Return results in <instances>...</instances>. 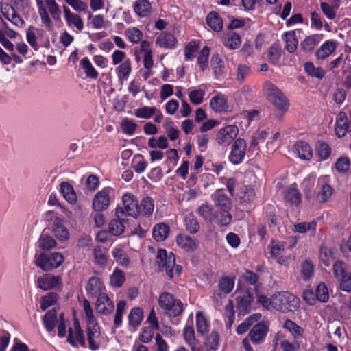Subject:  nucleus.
<instances>
[{"instance_id":"f257e3e1","label":"nucleus","mask_w":351,"mask_h":351,"mask_svg":"<svg viewBox=\"0 0 351 351\" xmlns=\"http://www.w3.org/2000/svg\"><path fill=\"white\" fill-rule=\"evenodd\" d=\"M263 93L267 100L279 111L284 113L288 110L289 103L286 96L271 82H266L264 84Z\"/></svg>"},{"instance_id":"f03ea898","label":"nucleus","mask_w":351,"mask_h":351,"mask_svg":"<svg viewBox=\"0 0 351 351\" xmlns=\"http://www.w3.org/2000/svg\"><path fill=\"white\" fill-rule=\"evenodd\" d=\"M274 309L282 313L293 312L300 305V299L289 292H278L273 294Z\"/></svg>"},{"instance_id":"7ed1b4c3","label":"nucleus","mask_w":351,"mask_h":351,"mask_svg":"<svg viewBox=\"0 0 351 351\" xmlns=\"http://www.w3.org/2000/svg\"><path fill=\"white\" fill-rule=\"evenodd\" d=\"M64 260V256L60 252H40L35 254L34 263L43 271H48L59 267Z\"/></svg>"},{"instance_id":"20e7f679","label":"nucleus","mask_w":351,"mask_h":351,"mask_svg":"<svg viewBox=\"0 0 351 351\" xmlns=\"http://www.w3.org/2000/svg\"><path fill=\"white\" fill-rule=\"evenodd\" d=\"M157 263L162 269H165L167 276L173 278V269L179 275L182 271V267L176 265L175 255L172 252L167 254L165 250L160 249L156 256Z\"/></svg>"},{"instance_id":"39448f33","label":"nucleus","mask_w":351,"mask_h":351,"mask_svg":"<svg viewBox=\"0 0 351 351\" xmlns=\"http://www.w3.org/2000/svg\"><path fill=\"white\" fill-rule=\"evenodd\" d=\"M159 306L168 311L171 316L176 317L183 311V305L180 300L173 298V295L169 293H162L158 299Z\"/></svg>"},{"instance_id":"423d86ee","label":"nucleus","mask_w":351,"mask_h":351,"mask_svg":"<svg viewBox=\"0 0 351 351\" xmlns=\"http://www.w3.org/2000/svg\"><path fill=\"white\" fill-rule=\"evenodd\" d=\"M239 129L237 126L229 125L220 129L216 136V141L220 145H229L237 137Z\"/></svg>"},{"instance_id":"0eeeda50","label":"nucleus","mask_w":351,"mask_h":351,"mask_svg":"<svg viewBox=\"0 0 351 351\" xmlns=\"http://www.w3.org/2000/svg\"><path fill=\"white\" fill-rule=\"evenodd\" d=\"M123 206H118L117 208H121L125 214V218L128 216L136 218L139 215L138 202L131 193H125L122 197Z\"/></svg>"},{"instance_id":"6e6552de","label":"nucleus","mask_w":351,"mask_h":351,"mask_svg":"<svg viewBox=\"0 0 351 351\" xmlns=\"http://www.w3.org/2000/svg\"><path fill=\"white\" fill-rule=\"evenodd\" d=\"M116 219L111 220L108 226V232L113 236H119L125 230L124 223L126 222L124 212L121 208H116Z\"/></svg>"},{"instance_id":"1a4fd4ad","label":"nucleus","mask_w":351,"mask_h":351,"mask_svg":"<svg viewBox=\"0 0 351 351\" xmlns=\"http://www.w3.org/2000/svg\"><path fill=\"white\" fill-rule=\"evenodd\" d=\"M247 143L243 138L237 139L232 144L229 156L230 160L234 165L239 164L244 158Z\"/></svg>"},{"instance_id":"9d476101","label":"nucleus","mask_w":351,"mask_h":351,"mask_svg":"<svg viewBox=\"0 0 351 351\" xmlns=\"http://www.w3.org/2000/svg\"><path fill=\"white\" fill-rule=\"evenodd\" d=\"M0 11L2 15L18 27H23L24 20L17 14L15 9L9 3H1Z\"/></svg>"},{"instance_id":"9b49d317","label":"nucleus","mask_w":351,"mask_h":351,"mask_svg":"<svg viewBox=\"0 0 351 351\" xmlns=\"http://www.w3.org/2000/svg\"><path fill=\"white\" fill-rule=\"evenodd\" d=\"M110 205V189L104 188L97 192L93 201V208L95 211L106 210Z\"/></svg>"},{"instance_id":"f8f14e48","label":"nucleus","mask_w":351,"mask_h":351,"mask_svg":"<svg viewBox=\"0 0 351 351\" xmlns=\"http://www.w3.org/2000/svg\"><path fill=\"white\" fill-rule=\"evenodd\" d=\"M335 132L339 138L343 137L347 132H351V120L348 121L345 112L341 111L337 115Z\"/></svg>"},{"instance_id":"ddd939ff","label":"nucleus","mask_w":351,"mask_h":351,"mask_svg":"<svg viewBox=\"0 0 351 351\" xmlns=\"http://www.w3.org/2000/svg\"><path fill=\"white\" fill-rule=\"evenodd\" d=\"M269 327L263 323H258L253 326L248 334L250 340L255 344L262 343L268 333Z\"/></svg>"},{"instance_id":"4468645a","label":"nucleus","mask_w":351,"mask_h":351,"mask_svg":"<svg viewBox=\"0 0 351 351\" xmlns=\"http://www.w3.org/2000/svg\"><path fill=\"white\" fill-rule=\"evenodd\" d=\"M86 334L89 348L92 350H99L100 348L99 339L101 337L100 326L99 325L87 326Z\"/></svg>"},{"instance_id":"2eb2a0df","label":"nucleus","mask_w":351,"mask_h":351,"mask_svg":"<svg viewBox=\"0 0 351 351\" xmlns=\"http://www.w3.org/2000/svg\"><path fill=\"white\" fill-rule=\"evenodd\" d=\"M96 310L102 315L110 314L114 308L113 302L106 294H99L96 302Z\"/></svg>"},{"instance_id":"dca6fc26","label":"nucleus","mask_w":351,"mask_h":351,"mask_svg":"<svg viewBox=\"0 0 351 351\" xmlns=\"http://www.w3.org/2000/svg\"><path fill=\"white\" fill-rule=\"evenodd\" d=\"M60 276L51 275H43L37 280V285L40 289L47 291L55 289L60 284Z\"/></svg>"},{"instance_id":"f3484780","label":"nucleus","mask_w":351,"mask_h":351,"mask_svg":"<svg viewBox=\"0 0 351 351\" xmlns=\"http://www.w3.org/2000/svg\"><path fill=\"white\" fill-rule=\"evenodd\" d=\"M268 133L265 131L254 133L252 136V141L248 148V152L251 155H257L260 150V145L265 144Z\"/></svg>"},{"instance_id":"a211bd4d","label":"nucleus","mask_w":351,"mask_h":351,"mask_svg":"<svg viewBox=\"0 0 351 351\" xmlns=\"http://www.w3.org/2000/svg\"><path fill=\"white\" fill-rule=\"evenodd\" d=\"M282 328L291 333L295 342L304 337V330L291 319H286L283 323Z\"/></svg>"},{"instance_id":"6ab92c4d","label":"nucleus","mask_w":351,"mask_h":351,"mask_svg":"<svg viewBox=\"0 0 351 351\" xmlns=\"http://www.w3.org/2000/svg\"><path fill=\"white\" fill-rule=\"evenodd\" d=\"M236 300L237 302L239 315H245L250 311L251 303L252 302V295L250 291H247L242 295L237 296Z\"/></svg>"},{"instance_id":"aec40b11","label":"nucleus","mask_w":351,"mask_h":351,"mask_svg":"<svg viewBox=\"0 0 351 351\" xmlns=\"http://www.w3.org/2000/svg\"><path fill=\"white\" fill-rule=\"evenodd\" d=\"M75 335H73V333L72 328H69V335L67 337V341L74 347H76L77 346V341H78L82 346L85 347L84 336L83 335V331L81 329L78 322H76L75 323Z\"/></svg>"},{"instance_id":"412c9836","label":"nucleus","mask_w":351,"mask_h":351,"mask_svg":"<svg viewBox=\"0 0 351 351\" xmlns=\"http://www.w3.org/2000/svg\"><path fill=\"white\" fill-rule=\"evenodd\" d=\"M177 43V40L170 32H164L160 34L156 40V44L160 47H164L167 49L173 48Z\"/></svg>"},{"instance_id":"4be33fe9","label":"nucleus","mask_w":351,"mask_h":351,"mask_svg":"<svg viewBox=\"0 0 351 351\" xmlns=\"http://www.w3.org/2000/svg\"><path fill=\"white\" fill-rule=\"evenodd\" d=\"M177 244L187 252H193L197 247V241L186 234H179L176 238Z\"/></svg>"},{"instance_id":"5701e85b","label":"nucleus","mask_w":351,"mask_h":351,"mask_svg":"<svg viewBox=\"0 0 351 351\" xmlns=\"http://www.w3.org/2000/svg\"><path fill=\"white\" fill-rule=\"evenodd\" d=\"M337 48V42L335 40H327L316 51L317 58L324 60L332 54Z\"/></svg>"},{"instance_id":"b1692460","label":"nucleus","mask_w":351,"mask_h":351,"mask_svg":"<svg viewBox=\"0 0 351 351\" xmlns=\"http://www.w3.org/2000/svg\"><path fill=\"white\" fill-rule=\"evenodd\" d=\"M44 326L48 332L53 331L58 324V313L55 308L48 311L43 318Z\"/></svg>"},{"instance_id":"393cba45","label":"nucleus","mask_w":351,"mask_h":351,"mask_svg":"<svg viewBox=\"0 0 351 351\" xmlns=\"http://www.w3.org/2000/svg\"><path fill=\"white\" fill-rule=\"evenodd\" d=\"M223 44L229 49H237L241 45V37L236 32L228 33L223 38Z\"/></svg>"},{"instance_id":"a878e982","label":"nucleus","mask_w":351,"mask_h":351,"mask_svg":"<svg viewBox=\"0 0 351 351\" xmlns=\"http://www.w3.org/2000/svg\"><path fill=\"white\" fill-rule=\"evenodd\" d=\"M295 152L301 159L310 160L313 156L311 146L304 141H298L294 145Z\"/></svg>"},{"instance_id":"bb28decb","label":"nucleus","mask_w":351,"mask_h":351,"mask_svg":"<svg viewBox=\"0 0 351 351\" xmlns=\"http://www.w3.org/2000/svg\"><path fill=\"white\" fill-rule=\"evenodd\" d=\"M285 199L292 205H298L301 201V195L296 189L295 184H292L284 191Z\"/></svg>"},{"instance_id":"cd10ccee","label":"nucleus","mask_w":351,"mask_h":351,"mask_svg":"<svg viewBox=\"0 0 351 351\" xmlns=\"http://www.w3.org/2000/svg\"><path fill=\"white\" fill-rule=\"evenodd\" d=\"M319 35L308 36L300 43V49L304 53L311 52L313 51L315 47L319 44Z\"/></svg>"},{"instance_id":"c85d7f7f","label":"nucleus","mask_w":351,"mask_h":351,"mask_svg":"<svg viewBox=\"0 0 351 351\" xmlns=\"http://www.w3.org/2000/svg\"><path fill=\"white\" fill-rule=\"evenodd\" d=\"M38 245L43 251H48L56 247L57 241L53 237L43 231L38 240Z\"/></svg>"},{"instance_id":"c756f323","label":"nucleus","mask_w":351,"mask_h":351,"mask_svg":"<svg viewBox=\"0 0 351 351\" xmlns=\"http://www.w3.org/2000/svg\"><path fill=\"white\" fill-rule=\"evenodd\" d=\"M53 236L60 241H66L69 238L68 229L63 224V220L49 228Z\"/></svg>"},{"instance_id":"7c9ffc66","label":"nucleus","mask_w":351,"mask_h":351,"mask_svg":"<svg viewBox=\"0 0 351 351\" xmlns=\"http://www.w3.org/2000/svg\"><path fill=\"white\" fill-rule=\"evenodd\" d=\"M86 289L87 293L92 296L98 297L99 294H104L101 293L103 285L97 277H91L88 280Z\"/></svg>"},{"instance_id":"2f4dec72","label":"nucleus","mask_w":351,"mask_h":351,"mask_svg":"<svg viewBox=\"0 0 351 351\" xmlns=\"http://www.w3.org/2000/svg\"><path fill=\"white\" fill-rule=\"evenodd\" d=\"M169 227L165 223L156 224L153 230V238L158 242L165 241L169 235Z\"/></svg>"},{"instance_id":"473e14b6","label":"nucleus","mask_w":351,"mask_h":351,"mask_svg":"<svg viewBox=\"0 0 351 351\" xmlns=\"http://www.w3.org/2000/svg\"><path fill=\"white\" fill-rule=\"evenodd\" d=\"M215 205L219 210H230L231 208V202L230 199L221 191H217L213 195Z\"/></svg>"},{"instance_id":"72a5a7b5","label":"nucleus","mask_w":351,"mask_h":351,"mask_svg":"<svg viewBox=\"0 0 351 351\" xmlns=\"http://www.w3.org/2000/svg\"><path fill=\"white\" fill-rule=\"evenodd\" d=\"M152 5L147 0H138L135 2L134 10L140 17H146L151 13Z\"/></svg>"},{"instance_id":"f704fd0d","label":"nucleus","mask_w":351,"mask_h":351,"mask_svg":"<svg viewBox=\"0 0 351 351\" xmlns=\"http://www.w3.org/2000/svg\"><path fill=\"white\" fill-rule=\"evenodd\" d=\"M283 40L285 41V49L289 53H293L297 47L298 41L294 31H289L283 35Z\"/></svg>"},{"instance_id":"c9c22d12","label":"nucleus","mask_w":351,"mask_h":351,"mask_svg":"<svg viewBox=\"0 0 351 351\" xmlns=\"http://www.w3.org/2000/svg\"><path fill=\"white\" fill-rule=\"evenodd\" d=\"M60 191L64 199L71 204H75L77 201V196L73 187L66 182L60 184Z\"/></svg>"},{"instance_id":"e433bc0d","label":"nucleus","mask_w":351,"mask_h":351,"mask_svg":"<svg viewBox=\"0 0 351 351\" xmlns=\"http://www.w3.org/2000/svg\"><path fill=\"white\" fill-rule=\"evenodd\" d=\"M207 25L215 32H219L222 29L223 22L219 15L215 12H210L206 17Z\"/></svg>"},{"instance_id":"4c0bfd02","label":"nucleus","mask_w":351,"mask_h":351,"mask_svg":"<svg viewBox=\"0 0 351 351\" xmlns=\"http://www.w3.org/2000/svg\"><path fill=\"white\" fill-rule=\"evenodd\" d=\"M154 208V200L149 197L143 198L141 200L140 205L138 204L139 215L141 214L143 216L149 217L152 214Z\"/></svg>"},{"instance_id":"58836bf2","label":"nucleus","mask_w":351,"mask_h":351,"mask_svg":"<svg viewBox=\"0 0 351 351\" xmlns=\"http://www.w3.org/2000/svg\"><path fill=\"white\" fill-rule=\"evenodd\" d=\"M210 107L215 112L226 111L228 106L226 97L222 95L213 97L210 101Z\"/></svg>"},{"instance_id":"ea45409f","label":"nucleus","mask_w":351,"mask_h":351,"mask_svg":"<svg viewBox=\"0 0 351 351\" xmlns=\"http://www.w3.org/2000/svg\"><path fill=\"white\" fill-rule=\"evenodd\" d=\"M128 317L130 326L135 328L139 326L143 319V311L138 307L133 308Z\"/></svg>"},{"instance_id":"a19ab883","label":"nucleus","mask_w":351,"mask_h":351,"mask_svg":"<svg viewBox=\"0 0 351 351\" xmlns=\"http://www.w3.org/2000/svg\"><path fill=\"white\" fill-rule=\"evenodd\" d=\"M237 196L242 202L250 203L254 199L255 191L247 186H243L240 188Z\"/></svg>"},{"instance_id":"79ce46f5","label":"nucleus","mask_w":351,"mask_h":351,"mask_svg":"<svg viewBox=\"0 0 351 351\" xmlns=\"http://www.w3.org/2000/svg\"><path fill=\"white\" fill-rule=\"evenodd\" d=\"M269 61L275 64L281 56V47L278 43L272 44L267 50Z\"/></svg>"},{"instance_id":"37998d69","label":"nucleus","mask_w":351,"mask_h":351,"mask_svg":"<svg viewBox=\"0 0 351 351\" xmlns=\"http://www.w3.org/2000/svg\"><path fill=\"white\" fill-rule=\"evenodd\" d=\"M185 227L187 231L191 234H195L199 231V223L197 218L192 213H189L186 216Z\"/></svg>"},{"instance_id":"c03bdc74","label":"nucleus","mask_w":351,"mask_h":351,"mask_svg":"<svg viewBox=\"0 0 351 351\" xmlns=\"http://www.w3.org/2000/svg\"><path fill=\"white\" fill-rule=\"evenodd\" d=\"M157 112V108L154 106H143L134 110V114L138 118L150 119Z\"/></svg>"},{"instance_id":"a18cd8bd","label":"nucleus","mask_w":351,"mask_h":351,"mask_svg":"<svg viewBox=\"0 0 351 351\" xmlns=\"http://www.w3.org/2000/svg\"><path fill=\"white\" fill-rule=\"evenodd\" d=\"M314 274V266L310 260H305L301 266V278L306 281L308 280Z\"/></svg>"},{"instance_id":"49530a36","label":"nucleus","mask_w":351,"mask_h":351,"mask_svg":"<svg viewBox=\"0 0 351 351\" xmlns=\"http://www.w3.org/2000/svg\"><path fill=\"white\" fill-rule=\"evenodd\" d=\"M81 66L87 77L93 79H96L98 77V72L94 69L87 57L81 60Z\"/></svg>"},{"instance_id":"de8ad7c7","label":"nucleus","mask_w":351,"mask_h":351,"mask_svg":"<svg viewBox=\"0 0 351 351\" xmlns=\"http://www.w3.org/2000/svg\"><path fill=\"white\" fill-rule=\"evenodd\" d=\"M164 128L171 141H175L180 136V131L174 128V123L170 119H167L164 123Z\"/></svg>"},{"instance_id":"09e8293b","label":"nucleus","mask_w":351,"mask_h":351,"mask_svg":"<svg viewBox=\"0 0 351 351\" xmlns=\"http://www.w3.org/2000/svg\"><path fill=\"white\" fill-rule=\"evenodd\" d=\"M219 214L215 215V221L220 226H225L229 224L232 220V215L230 210H219Z\"/></svg>"},{"instance_id":"8fccbe9b","label":"nucleus","mask_w":351,"mask_h":351,"mask_svg":"<svg viewBox=\"0 0 351 351\" xmlns=\"http://www.w3.org/2000/svg\"><path fill=\"white\" fill-rule=\"evenodd\" d=\"M58 300L56 293L50 292L41 298L40 309L44 311L49 306L53 305Z\"/></svg>"},{"instance_id":"3c124183","label":"nucleus","mask_w":351,"mask_h":351,"mask_svg":"<svg viewBox=\"0 0 351 351\" xmlns=\"http://www.w3.org/2000/svg\"><path fill=\"white\" fill-rule=\"evenodd\" d=\"M94 256L98 265H104L108 261L107 251L104 247L96 246L94 249Z\"/></svg>"},{"instance_id":"603ef678","label":"nucleus","mask_w":351,"mask_h":351,"mask_svg":"<svg viewBox=\"0 0 351 351\" xmlns=\"http://www.w3.org/2000/svg\"><path fill=\"white\" fill-rule=\"evenodd\" d=\"M317 300L322 302H326L329 298L328 290L327 286L324 282L317 285L315 290Z\"/></svg>"},{"instance_id":"864d4df0","label":"nucleus","mask_w":351,"mask_h":351,"mask_svg":"<svg viewBox=\"0 0 351 351\" xmlns=\"http://www.w3.org/2000/svg\"><path fill=\"white\" fill-rule=\"evenodd\" d=\"M304 69L308 74L319 79H322L325 75V71L322 68H315L311 62L306 63L304 64Z\"/></svg>"},{"instance_id":"5fc2aeb1","label":"nucleus","mask_w":351,"mask_h":351,"mask_svg":"<svg viewBox=\"0 0 351 351\" xmlns=\"http://www.w3.org/2000/svg\"><path fill=\"white\" fill-rule=\"evenodd\" d=\"M234 281L232 278L225 276L219 281V289L225 293H229L233 289Z\"/></svg>"},{"instance_id":"6e6d98bb","label":"nucleus","mask_w":351,"mask_h":351,"mask_svg":"<svg viewBox=\"0 0 351 351\" xmlns=\"http://www.w3.org/2000/svg\"><path fill=\"white\" fill-rule=\"evenodd\" d=\"M315 150L317 155L323 160L328 158L330 154V148L329 145L324 142H317L315 145Z\"/></svg>"},{"instance_id":"4d7b16f0","label":"nucleus","mask_w":351,"mask_h":351,"mask_svg":"<svg viewBox=\"0 0 351 351\" xmlns=\"http://www.w3.org/2000/svg\"><path fill=\"white\" fill-rule=\"evenodd\" d=\"M198 213L205 220L209 221H213L216 218V216L213 213V208L208 204L202 205L198 210Z\"/></svg>"},{"instance_id":"13d9d810","label":"nucleus","mask_w":351,"mask_h":351,"mask_svg":"<svg viewBox=\"0 0 351 351\" xmlns=\"http://www.w3.org/2000/svg\"><path fill=\"white\" fill-rule=\"evenodd\" d=\"M125 279L123 271L120 269H115L110 276V284L112 287H120Z\"/></svg>"},{"instance_id":"bf43d9fd","label":"nucleus","mask_w":351,"mask_h":351,"mask_svg":"<svg viewBox=\"0 0 351 351\" xmlns=\"http://www.w3.org/2000/svg\"><path fill=\"white\" fill-rule=\"evenodd\" d=\"M126 306V302L125 300H120L117 304V308L114 319V324L118 327L122 323V317Z\"/></svg>"},{"instance_id":"052dcab7","label":"nucleus","mask_w":351,"mask_h":351,"mask_svg":"<svg viewBox=\"0 0 351 351\" xmlns=\"http://www.w3.org/2000/svg\"><path fill=\"white\" fill-rule=\"evenodd\" d=\"M208 322L204 316L203 313L200 311L196 314V327L199 333L204 335L208 329Z\"/></svg>"},{"instance_id":"680f3d73","label":"nucleus","mask_w":351,"mask_h":351,"mask_svg":"<svg viewBox=\"0 0 351 351\" xmlns=\"http://www.w3.org/2000/svg\"><path fill=\"white\" fill-rule=\"evenodd\" d=\"M332 194V189L328 184H324L317 195V199L320 203L326 202Z\"/></svg>"},{"instance_id":"e2e57ef3","label":"nucleus","mask_w":351,"mask_h":351,"mask_svg":"<svg viewBox=\"0 0 351 351\" xmlns=\"http://www.w3.org/2000/svg\"><path fill=\"white\" fill-rule=\"evenodd\" d=\"M112 256L114 258L117 263L121 265L122 266L127 267L130 264V259L125 255L123 250L115 248L112 251Z\"/></svg>"},{"instance_id":"0e129e2a","label":"nucleus","mask_w":351,"mask_h":351,"mask_svg":"<svg viewBox=\"0 0 351 351\" xmlns=\"http://www.w3.org/2000/svg\"><path fill=\"white\" fill-rule=\"evenodd\" d=\"M332 269L335 278L338 279L348 274L346 273V264L341 260H337L334 263Z\"/></svg>"},{"instance_id":"69168bd1","label":"nucleus","mask_w":351,"mask_h":351,"mask_svg":"<svg viewBox=\"0 0 351 351\" xmlns=\"http://www.w3.org/2000/svg\"><path fill=\"white\" fill-rule=\"evenodd\" d=\"M209 53V48L208 47H204L201 50L198 56L197 63L202 71H204L207 67Z\"/></svg>"},{"instance_id":"338daca9","label":"nucleus","mask_w":351,"mask_h":351,"mask_svg":"<svg viewBox=\"0 0 351 351\" xmlns=\"http://www.w3.org/2000/svg\"><path fill=\"white\" fill-rule=\"evenodd\" d=\"M206 345L208 350L215 351L219 346V335L217 332H212L207 337Z\"/></svg>"},{"instance_id":"774afa93","label":"nucleus","mask_w":351,"mask_h":351,"mask_svg":"<svg viewBox=\"0 0 351 351\" xmlns=\"http://www.w3.org/2000/svg\"><path fill=\"white\" fill-rule=\"evenodd\" d=\"M339 288L346 292H351V273H348L339 278Z\"/></svg>"}]
</instances>
